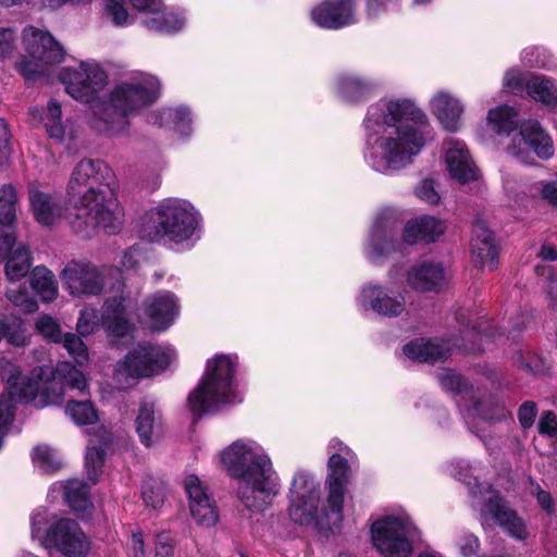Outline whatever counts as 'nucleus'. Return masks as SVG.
Listing matches in <instances>:
<instances>
[{
    "instance_id": "53",
    "label": "nucleus",
    "mask_w": 557,
    "mask_h": 557,
    "mask_svg": "<svg viewBox=\"0 0 557 557\" xmlns=\"http://www.w3.org/2000/svg\"><path fill=\"white\" fill-rule=\"evenodd\" d=\"M15 32L10 27H0V59H5L15 51Z\"/></svg>"
},
{
    "instance_id": "50",
    "label": "nucleus",
    "mask_w": 557,
    "mask_h": 557,
    "mask_svg": "<svg viewBox=\"0 0 557 557\" xmlns=\"http://www.w3.org/2000/svg\"><path fill=\"white\" fill-rule=\"evenodd\" d=\"M416 196L429 205H437L441 197L435 188V182L431 178L422 180L414 188Z\"/></svg>"
},
{
    "instance_id": "34",
    "label": "nucleus",
    "mask_w": 557,
    "mask_h": 557,
    "mask_svg": "<svg viewBox=\"0 0 557 557\" xmlns=\"http://www.w3.org/2000/svg\"><path fill=\"white\" fill-rule=\"evenodd\" d=\"M144 25L153 32L172 34L185 26L184 12L178 9H163V5L151 11L143 21Z\"/></svg>"
},
{
    "instance_id": "64",
    "label": "nucleus",
    "mask_w": 557,
    "mask_h": 557,
    "mask_svg": "<svg viewBox=\"0 0 557 557\" xmlns=\"http://www.w3.org/2000/svg\"><path fill=\"white\" fill-rule=\"evenodd\" d=\"M22 4L35 5V0H0V7L11 8Z\"/></svg>"
},
{
    "instance_id": "48",
    "label": "nucleus",
    "mask_w": 557,
    "mask_h": 557,
    "mask_svg": "<svg viewBox=\"0 0 557 557\" xmlns=\"http://www.w3.org/2000/svg\"><path fill=\"white\" fill-rule=\"evenodd\" d=\"M36 330L49 341L53 343H61L63 334L61 327L55 319L50 315H40L36 321Z\"/></svg>"
},
{
    "instance_id": "46",
    "label": "nucleus",
    "mask_w": 557,
    "mask_h": 557,
    "mask_svg": "<svg viewBox=\"0 0 557 557\" xmlns=\"http://www.w3.org/2000/svg\"><path fill=\"white\" fill-rule=\"evenodd\" d=\"M104 448L102 446H88L85 456V468L88 479L95 484L101 474L104 461Z\"/></svg>"
},
{
    "instance_id": "42",
    "label": "nucleus",
    "mask_w": 557,
    "mask_h": 557,
    "mask_svg": "<svg viewBox=\"0 0 557 557\" xmlns=\"http://www.w3.org/2000/svg\"><path fill=\"white\" fill-rule=\"evenodd\" d=\"M34 465L44 472H54L62 467V458L58 450L47 445H38L32 454Z\"/></svg>"
},
{
    "instance_id": "6",
    "label": "nucleus",
    "mask_w": 557,
    "mask_h": 557,
    "mask_svg": "<svg viewBox=\"0 0 557 557\" xmlns=\"http://www.w3.org/2000/svg\"><path fill=\"white\" fill-rule=\"evenodd\" d=\"M236 368L237 357L233 355H216L207 361L202 379L188 395L193 414L214 412L243 400L235 380Z\"/></svg>"
},
{
    "instance_id": "9",
    "label": "nucleus",
    "mask_w": 557,
    "mask_h": 557,
    "mask_svg": "<svg viewBox=\"0 0 557 557\" xmlns=\"http://www.w3.org/2000/svg\"><path fill=\"white\" fill-rule=\"evenodd\" d=\"M458 466L460 470L454 475L468 486L469 492L476 499L474 506L480 511L482 525L496 522L512 537L524 540L528 536L524 522L499 494L488 483L479 482L475 476H472L468 463L459 461Z\"/></svg>"
},
{
    "instance_id": "55",
    "label": "nucleus",
    "mask_w": 557,
    "mask_h": 557,
    "mask_svg": "<svg viewBox=\"0 0 557 557\" xmlns=\"http://www.w3.org/2000/svg\"><path fill=\"white\" fill-rule=\"evenodd\" d=\"M539 433L557 441V419L552 411L542 413L539 424Z\"/></svg>"
},
{
    "instance_id": "23",
    "label": "nucleus",
    "mask_w": 557,
    "mask_h": 557,
    "mask_svg": "<svg viewBox=\"0 0 557 557\" xmlns=\"http://www.w3.org/2000/svg\"><path fill=\"white\" fill-rule=\"evenodd\" d=\"M311 20L322 28L338 29L356 22L351 0H329L311 10Z\"/></svg>"
},
{
    "instance_id": "52",
    "label": "nucleus",
    "mask_w": 557,
    "mask_h": 557,
    "mask_svg": "<svg viewBox=\"0 0 557 557\" xmlns=\"http://www.w3.org/2000/svg\"><path fill=\"white\" fill-rule=\"evenodd\" d=\"M531 495L535 496L539 506L547 513L553 515L555 503L549 492L544 491L539 483L531 481L529 486Z\"/></svg>"
},
{
    "instance_id": "25",
    "label": "nucleus",
    "mask_w": 557,
    "mask_h": 557,
    "mask_svg": "<svg viewBox=\"0 0 557 557\" xmlns=\"http://www.w3.org/2000/svg\"><path fill=\"white\" fill-rule=\"evenodd\" d=\"M429 104L431 112L446 131L455 133L461 128L465 104L458 97L440 90L431 97Z\"/></svg>"
},
{
    "instance_id": "61",
    "label": "nucleus",
    "mask_w": 557,
    "mask_h": 557,
    "mask_svg": "<svg viewBox=\"0 0 557 557\" xmlns=\"http://www.w3.org/2000/svg\"><path fill=\"white\" fill-rule=\"evenodd\" d=\"M133 7L146 14V16L151 12L156 11L157 8L163 5V0H131Z\"/></svg>"
},
{
    "instance_id": "29",
    "label": "nucleus",
    "mask_w": 557,
    "mask_h": 557,
    "mask_svg": "<svg viewBox=\"0 0 557 557\" xmlns=\"http://www.w3.org/2000/svg\"><path fill=\"white\" fill-rule=\"evenodd\" d=\"M445 223L433 215L410 219L404 228L403 238L407 244L433 243L445 232Z\"/></svg>"
},
{
    "instance_id": "28",
    "label": "nucleus",
    "mask_w": 557,
    "mask_h": 557,
    "mask_svg": "<svg viewBox=\"0 0 557 557\" xmlns=\"http://www.w3.org/2000/svg\"><path fill=\"white\" fill-rule=\"evenodd\" d=\"M135 431L146 447L158 444L163 437V419L153 401L144 400L135 419Z\"/></svg>"
},
{
    "instance_id": "20",
    "label": "nucleus",
    "mask_w": 557,
    "mask_h": 557,
    "mask_svg": "<svg viewBox=\"0 0 557 557\" xmlns=\"http://www.w3.org/2000/svg\"><path fill=\"white\" fill-rule=\"evenodd\" d=\"M470 252L475 268L488 271L496 268L499 246L493 232L483 221H476L472 227Z\"/></svg>"
},
{
    "instance_id": "44",
    "label": "nucleus",
    "mask_w": 557,
    "mask_h": 557,
    "mask_svg": "<svg viewBox=\"0 0 557 557\" xmlns=\"http://www.w3.org/2000/svg\"><path fill=\"white\" fill-rule=\"evenodd\" d=\"M5 295L8 300L22 312L33 313L38 309L37 300L25 286L8 287Z\"/></svg>"
},
{
    "instance_id": "60",
    "label": "nucleus",
    "mask_w": 557,
    "mask_h": 557,
    "mask_svg": "<svg viewBox=\"0 0 557 557\" xmlns=\"http://www.w3.org/2000/svg\"><path fill=\"white\" fill-rule=\"evenodd\" d=\"M128 557H146L145 544L141 532H134L127 550Z\"/></svg>"
},
{
    "instance_id": "39",
    "label": "nucleus",
    "mask_w": 557,
    "mask_h": 557,
    "mask_svg": "<svg viewBox=\"0 0 557 557\" xmlns=\"http://www.w3.org/2000/svg\"><path fill=\"white\" fill-rule=\"evenodd\" d=\"M65 414L78 426L91 425L99 420L98 411L88 398L69 399Z\"/></svg>"
},
{
    "instance_id": "30",
    "label": "nucleus",
    "mask_w": 557,
    "mask_h": 557,
    "mask_svg": "<svg viewBox=\"0 0 557 557\" xmlns=\"http://www.w3.org/2000/svg\"><path fill=\"white\" fill-rule=\"evenodd\" d=\"M28 199L35 220L41 225H51L62 215V206L51 194L42 191L36 184L28 188Z\"/></svg>"
},
{
    "instance_id": "2",
    "label": "nucleus",
    "mask_w": 557,
    "mask_h": 557,
    "mask_svg": "<svg viewBox=\"0 0 557 557\" xmlns=\"http://www.w3.org/2000/svg\"><path fill=\"white\" fill-rule=\"evenodd\" d=\"M363 128V160L384 175L412 165L433 139L426 114L408 99H381L371 104Z\"/></svg>"
},
{
    "instance_id": "5",
    "label": "nucleus",
    "mask_w": 557,
    "mask_h": 557,
    "mask_svg": "<svg viewBox=\"0 0 557 557\" xmlns=\"http://www.w3.org/2000/svg\"><path fill=\"white\" fill-rule=\"evenodd\" d=\"M518 111L507 104L491 108L486 114V126L498 136L509 137L516 129L518 132L510 138L506 150L520 162H531L533 152L540 159H549L554 154L552 137L535 120L518 122Z\"/></svg>"
},
{
    "instance_id": "33",
    "label": "nucleus",
    "mask_w": 557,
    "mask_h": 557,
    "mask_svg": "<svg viewBox=\"0 0 557 557\" xmlns=\"http://www.w3.org/2000/svg\"><path fill=\"white\" fill-rule=\"evenodd\" d=\"M375 84L366 77L357 74L345 73L335 81L337 94L348 102H359L366 100L373 91Z\"/></svg>"
},
{
    "instance_id": "51",
    "label": "nucleus",
    "mask_w": 557,
    "mask_h": 557,
    "mask_svg": "<svg viewBox=\"0 0 557 557\" xmlns=\"http://www.w3.org/2000/svg\"><path fill=\"white\" fill-rule=\"evenodd\" d=\"M143 500L147 507H151L153 509L162 506L164 502V492L160 485L152 484L147 482L143 486L141 491Z\"/></svg>"
},
{
    "instance_id": "15",
    "label": "nucleus",
    "mask_w": 557,
    "mask_h": 557,
    "mask_svg": "<svg viewBox=\"0 0 557 557\" xmlns=\"http://www.w3.org/2000/svg\"><path fill=\"white\" fill-rule=\"evenodd\" d=\"M359 310L384 318H397L406 311V297L393 282H369L360 287L356 297Z\"/></svg>"
},
{
    "instance_id": "1",
    "label": "nucleus",
    "mask_w": 557,
    "mask_h": 557,
    "mask_svg": "<svg viewBox=\"0 0 557 557\" xmlns=\"http://www.w3.org/2000/svg\"><path fill=\"white\" fill-rule=\"evenodd\" d=\"M60 81L75 100L90 103L88 124L96 133L116 137L127 134L128 116L156 102L161 95L159 78L146 72H133L109 95L97 98L108 76L95 61H82L77 67H63Z\"/></svg>"
},
{
    "instance_id": "43",
    "label": "nucleus",
    "mask_w": 557,
    "mask_h": 557,
    "mask_svg": "<svg viewBox=\"0 0 557 557\" xmlns=\"http://www.w3.org/2000/svg\"><path fill=\"white\" fill-rule=\"evenodd\" d=\"M104 16L116 27H127L135 22V15L128 12L122 0H107Z\"/></svg>"
},
{
    "instance_id": "11",
    "label": "nucleus",
    "mask_w": 557,
    "mask_h": 557,
    "mask_svg": "<svg viewBox=\"0 0 557 557\" xmlns=\"http://www.w3.org/2000/svg\"><path fill=\"white\" fill-rule=\"evenodd\" d=\"M175 359V349L170 345L140 343L116 363L113 379L120 388H127L140 377L164 371Z\"/></svg>"
},
{
    "instance_id": "24",
    "label": "nucleus",
    "mask_w": 557,
    "mask_h": 557,
    "mask_svg": "<svg viewBox=\"0 0 557 557\" xmlns=\"http://www.w3.org/2000/svg\"><path fill=\"white\" fill-rule=\"evenodd\" d=\"M33 116H39L47 134L50 138L63 145L66 149H72L76 141V131L72 123L64 124L61 121V106L54 100L47 103L46 109L34 108L30 111Z\"/></svg>"
},
{
    "instance_id": "32",
    "label": "nucleus",
    "mask_w": 557,
    "mask_h": 557,
    "mask_svg": "<svg viewBox=\"0 0 557 557\" xmlns=\"http://www.w3.org/2000/svg\"><path fill=\"white\" fill-rule=\"evenodd\" d=\"M150 122L160 126L171 127L182 139L193 134V117L188 108H163L150 116Z\"/></svg>"
},
{
    "instance_id": "37",
    "label": "nucleus",
    "mask_w": 557,
    "mask_h": 557,
    "mask_svg": "<svg viewBox=\"0 0 557 557\" xmlns=\"http://www.w3.org/2000/svg\"><path fill=\"white\" fill-rule=\"evenodd\" d=\"M8 251L4 264L5 277L11 283L18 282L29 273L33 263L30 250L24 245H18L14 249L12 246L5 252Z\"/></svg>"
},
{
    "instance_id": "8",
    "label": "nucleus",
    "mask_w": 557,
    "mask_h": 557,
    "mask_svg": "<svg viewBox=\"0 0 557 557\" xmlns=\"http://www.w3.org/2000/svg\"><path fill=\"white\" fill-rule=\"evenodd\" d=\"M289 517L301 525H314L320 529L338 527L343 519L333 517L326 498H322L321 483L308 471L295 473L289 488Z\"/></svg>"
},
{
    "instance_id": "40",
    "label": "nucleus",
    "mask_w": 557,
    "mask_h": 557,
    "mask_svg": "<svg viewBox=\"0 0 557 557\" xmlns=\"http://www.w3.org/2000/svg\"><path fill=\"white\" fill-rule=\"evenodd\" d=\"M528 95L534 100L552 106L557 102V90L552 81L544 76H531L525 84Z\"/></svg>"
},
{
    "instance_id": "7",
    "label": "nucleus",
    "mask_w": 557,
    "mask_h": 557,
    "mask_svg": "<svg viewBox=\"0 0 557 557\" xmlns=\"http://www.w3.org/2000/svg\"><path fill=\"white\" fill-rule=\"evenodd\" d=\"M202 218L191 202L181 198L163 199L148 215L146 236L151 242L169 239L182 244L200 238Z\"/></svg>"
},
{
    "instance_id": "45",
    "label": "nucleus",
    "mask_w": 557,
    "mask_h": 557,
    "mask_svg": "<svg viewBox=\"0 0 557 557\" xmlns=\"http://www.w3.org/2000/svg\"><path fill=\"white\" fill-rule=\"evenodd\" d=\"M2 336L14 346H26L29 343V336L25 323L20 318L8 320L2 327Z\"/></svg>"
},
{
    "instance_id": "56",
    "label": "nucleus",
    "mask_w": 557,
    "mask_h": 557,
    "mask_svg": "<svg viewBox=\"0 0 557 557\" xmlns=\"http://www.w3.org/2000/svg\"><path fill=\"white\" fill-rule=\"evenodd\" d=\"M536 190L545 201L557 207V180L539 182L536 184Z\"/></svg>"
},
{
    "instance_id": "38",
    "label": "nucleus",
    "mask_w": 557,
    "mask_h": 557,
    "mask_svg": "<svg viewBox=\"0 0 557 557\" xmlns=\"http://www.w3.org/2000/svg\"><path fill=\"white\" fill-rule=\"evenodd\" d=\"M69 506L76 512H87L92 504L89 498V487L79 480H69L60 485Z\"/></svg>"
},
{
    "instance_id": "27",
    "label": "nucleus",
    "mask_w": 557,
    "mask_h": 557,
    "mask_svg": "<svg viewBox=\"0 0 557 557\" xmlns=\"http://www.w3.org/2000/svg\"><path fill=\"white\" fill-rule=\"evenodd\" d=\"M180 306L171 292H158L145 301V313L153 330L168 329L178 315Z\"/></svg>"
},
{
    "instance_id": "21",
    "label": "nucleus",
    "mask_w": 557,
    "mask_h": 557,
    "mask_svg": "<svg viewBox=\"0 0 557 557\" xmlns=\"http://www.w3.org/2000/svg\"><path fill=\"white\" fill-rule=\"evenodd\" d=\"M189 499V511L197 524L206 528L215 525L219 513L214 500L208 495L198 476L190 474L184 480Z\"/></svg>"
},
{
    "instance_id": "26",
    "label": "nucleus",
    "mask_w": 557,
    "mask_h": 557,
    "mask_svg": "<svg viewBox=\"0 0 557 557\" xmlns=\"http://www.w3.org/2000/svg\"><path fill=\"white\" fill-rule=\"evenodd\" d=\"M406 282L413 290L437 293L446 284V274L440 262L422 261L407 271Z\"/></svg>"
},
{
    "instance_id": "10",
    "label": "nucleus",
    "mask_w": 557,
    "mask_h": 557,
    "mask_svg": "<svg viewBox=\"0 0 557 557\" xmlns=\"http://www.w3.org/2000/svg\"><path fill=\"white\" fill-rule=\"evenodd\" d=\"M438 381L445 391L460 395L458 407L473 432L479 431L480 420L500 421L510 416L509 410L499 399L493 396L479 397L478 392L460 374L446 370L438 374Z\"/></svg>"
},
{
    "instance_id": "62",
    "label": "nucleus",
    "mask_w": 557,
    "mask_h": 557,
    "mask_svg": "<svg viewBox=\"0 0 557 557\" xmlns=\"http://www.w3.org/2000/svg\"><path fill=\"white\" fill-rule=\"evenodd\" d=\"M122 265L125 269H132L139 262V250L135 247L126 250L122 258Z\"/></svg>"
},
{
    "instance_id": "35",
    "label": "nucleus",
    "mask_w": 557,
    "mask_h": 557,
    "mask_svg": "<svg viewBox=\"0 0 557 557\" xmlns=\"http://www.w3.org/2000/svg\"><path fill=\"white\" fill-rule=\"evenodd\" d=\"M539 257L543 262L535 267V272L547 281V294L553 302H557V249L545 244L541 247Z\"/></svg>"
},
{
    "instance_id": "13",
    "label": "nucleus",
    "mask_w": 557,
    "mask_h": 557,
    "mask_svg": "<svg viewBox=\"0 0 557 557\" xmlns=\"http://www.w3.org/2000/svg\"><path fill=\"white\" fill-rule=\"evenodd\" d=\"M418 529L407 516H385L371 525V542L382 557H410Z\"/></svg>"
},
{
    "instance_id": "47",
    "label": "nucleus",
    "mask_w": 557,
    "mask_h": 557,
    "mask_svg": "<svg viewBox=\"0 0 557 557\" xmlns=\"http://www.w3.org/2000/svg\"><path fill=\"white\" fill-rule=\"evenodd\" d=\"M63 347L70 356L75 360L78 366H84L88 362V351L84 342L75 334L67 333L63 336Z\"/></svg>"
},
{
    "instance_id": "19",
    "label": "nucleus",
    "mask_w": 557,
    "mask_h": 557,
    "mask_svg": "<svg viewBox=\"0 0 557 557\" xmlns=\"http://www.w3.org/2000/svg\"><path fill=\"white\" fill-rule=\"evenodd\" d=\"M355 459H338L329 457L325 485L327 488L326 502L331 507L333 517L343 519V507L346 487L350 480V466Z\"/></svg>"
},
{
    "instance_id": "14",
    "label": "nucleus",
    "mask_w": 557,
    "mask_h": 557,
    "mask_svg": "<svg viewBox=\"0 0 557 557\" xmlns=\"http://www.w3.org/2000/svg\"><path fill=\"white\" fill-rule=\"evenodd\" d=\"M127 307L128 304H126V300L121 296L107 299L103 305L101 318L98 317L96 309L85 307L81 310L76 330L79 335L88 336L92 334L101 323L109 336L114 338L125 337L133 330L132 324L126 318Z\"/></svg>"
},
{
    "instance_id": "54",
    "label": "nucleus",
    "mask_w": 557,
    "mask_h": 557,
    "mask_svg": "<svg viewBox=\"0 0 557 557\" xmlns=\"http://www.w3.org/2000/svg\"><path fill=\"white\" fill-rule=\"evenodd\" d=\"M525 78L523 73L518 69H509L504 75L503 85L504 88L510 92H518L522 90Z\"/></svg>"
},
{
    "instance_id": "17",
    "label": "nucleus",
    "mask_w": 557,
    "mask_h": 557,
    "mask_svg": "<svg viewBox=\"0 0 557 557\" xmlns=\"http://www.w3.org/2000/svg\"><path fill=\"white\" fill-rule=\"evenodd\" d=\"M42 547H53L66 557H86L90 543L78 523L65 518L49 528L42 539Z\"/></svg>"
},
{
    "instance_id": "12",
    "label": "nucleus",
    "mask_w": 557,
    "mask_h": 557,
    "mask_svg": "<svg viewBox=\"0 0 557 557\" xmlns=\"http://www.w3.org/2000/svg\"><path fill=\"white\" fill-rule=\"evenodd\" d=\"M26 57L17 62L18 72L29 81L48 73L49 66L64 61L65 50L46 29L26 26L21 35Z\"/></svg>"
},
{
    "instance_id": "16",
    "label": "nucleus",
    "mask_w": 557,
    "mask_h": 557,
    "mask_svg": "<svg viewBox=\"0 0 557 557\" xmlns=\"http://www.w3.org/2000/svg\"><path fill=\"white\" fill-rule=\"evenodd\" d=\"M107 271L89 262L71 260L61 271L60 277L70 295L97 296L103 290Z\"/></svg>"
},
{
    "instance_id": "31",
    "label": "nucleus",
    "mask_w": 557,
    "mask_h": 557,
    "mask_svg": "<svg viewBox=\"0 0 557 557\" xmlns=\"http://www.w3.org/2000/svg\"><path fill=\"white\" fill-rule=\"evenodd\" d=\"M450 347L440 339L416 338L403 347L404 355L418 362H436L445 360Z\"/></svg>"
},
{
    "instance_id": "4",
    "label": "nucleus",
    "mask_w": 557,
    "mask_h": 557,
    "mask_svg": "<svg viewBox=\"0 0 557 557\" xmlns=\"http://www.w3.org/2000/svg\"><path fill=\"white\" fill-rule=\"evenodd\" d=\"M224 471L238 481L237 496L249 510L262 511L278 494L281 483L265 448L251 438L234 441L219 454Z\"/></svg>"
},
{
    "instance_id": "57",
    "label": "nucleus",
    "mask_w": 557,
    "mask_h": 557,
    "mask_svg": "<svg viewBox=\"0 0 557 557\" xmlns=\"http://www.w3.org/2000/svg\"><path fill=\"white\" fill-rule=\"evenodd\" d=\"M329 457H337L338 459H356V455L341 440L332 438L327 445Z\"/></svg>"
},
{
    "instance_id": "63",
    "label": "nucleus",
    "mask_w": 557,
    "mask_h": 557,
    "mask_svg": "<svg viewBox=\"0 0 557 557\" xmlns=\"http://www.w3.org/2000/svg\"><path fill=\"white\" fill-rule=\"evenodd\" d=\"M10 132L3 119H0V151L7 149L10 144Z\"/></svg>"
},
{
    "instance_id": "3",
    "label": "nucleus",
    "mask_w": 557,
    "mask_h": 557,
    "mask_svg": "<svg viewBox=\"0 0 557 557\" xmlns=\"http://www.w3.org/2000/svg\"><path fill=\"white\" fill-rule=\"evenodd\" d=\"M117 183L112 169L102 160H81L72 171L66 199L74 210L72 226L82 236L96 230L116 232L121 210L116 198Z\"/></svg>"
},
{
    "instance_id": "22",
    "label": "nucleus",
    "mask_w": 557,
    "mask_h": 557,
    "mask_svg": "<svg viewBox=\"0 0 557 557\" xmlns=\"http://www.w3.org/2000/svg\"><path fill=\"white\" fill-rule=\"evenodd\" d=\"M445 162L449 175L461 184L476 181L479 170L465 141L448 139L445 141Z\"/></svg>"
},
{
    "instance_id": "41",
    "label": "nucleus",
    "mask_w": 557,
    "mask_h": 557,
    "mask_svg": "<svg viewBox=\"0 0 557 557\" xmlns=\"http://www.w3.org/2000/svg\"><path fill=\"white\" fill-rule=\"evenodd\" d=\"M17 193L13 185L7 184L0 188V223L11 227L16 220Z\"/></svg>"
},
{
    "instance_id": "59",
    "label": "nucleus",
    "mask_w": 557,
    "mask_h": 557,
    "mask_svg": "<svg viewBox=\"0 0 557 557\" xmlns=\"http://www.w3.org/2000/svg\"><path fill=\"white\" fill-rule=\"evenodd\" d=\"M536 416V406L532 401H525L522 404L518 411V418L520 424L524 428H531L534 423V419Z\"/></svg>"
},
{
    "instance_id": "58",
    "label": "nucleus",
    "mask_w": 557,
    "mask_h": 557,
    "mask_svg": "<svg viewBox=\"0 0 557 557\" xmlns=\"http://www.w3.org/2000/svg\"><path fill=\"white\" fill-rule=\"evenodd\" d=\"M154 557H173V540L169 533L157 536Z\"/></svg>"
},
{
    "instance_id": "49",
    "label": "nucleus",
    "mask_w": 557,
    "mask_h": 557,
    "mask_svg": "<svg viewBox=\"0 0 557 557\" xmlns=\"http://www.w3.org/2000/svg\"><path fill=\"white\" fill-rule=\"evenodd\" d=\"M48 522L49 513L46 509L39 508L33 512L30 518L32 537L38 540L41 545L42 539L49 530L46 528Z\"/></svg>"
},
{
    "instance_id": "18",
    "label": "nucleus",
    "mask_w": 557,
    "mask_h": 557,
    "mask_svg": "<svg viewBox=\"0 0 557 557\" xmlns=\"http://www.w3.org/2000/svg\"><path fill=\"white\" fill-rule=\"evenodd\" d=\"M396 228V220L389 215L381 214L375 219L366 245V255L371 262L381 263L398 250L400 245L395 240Z\"/></svg>"
},
{
    "instance_id": "36",
    "label": "nucleus",
    "mask_w": 557,
    "mask_h": 557,
    "mask_svg": "<svg viewBox=\"0 0 557 557\" xmlns=\"http://www.w3.org/2000/svg\"><path fill=\"white\" fill-rule=\"evenodd\" d=\"M29 284L42 302L50 304L58 298V281L53 272L46 267L38 265L33 269L29 276Z\"/></svg>"
}]
</instances>
